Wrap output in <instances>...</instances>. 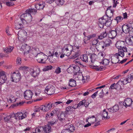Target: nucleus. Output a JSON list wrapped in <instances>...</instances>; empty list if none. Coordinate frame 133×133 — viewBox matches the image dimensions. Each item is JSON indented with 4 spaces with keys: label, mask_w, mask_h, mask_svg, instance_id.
<instances>
[{
    "label": "nucleus",
    "mask_w": 133,
    "mask_h": 133,
    "mask_svg": "<svg viewBox=\"0 0 133 133\" xmlns=\"http://www.w3.org/2000/svg\"><path fill=\"white\" fill-rule=\"evenodd\" d=\"M4 119L5 122H8L9 121L11 122L12 119H11L9 115H8L4 117Z\"/></svg>",
    "instance_id": "obj_42"
},
{
    "label": "nucleus",
    "mask_w": 133,
    "mask_h": 133,
    "mask_svg": "<svg viewBox=\"0 0 133 133\" xmlns=\"http://www.w3.org/2000/svg\"><path fill=\"white\" fill-rule=\"evenodd\" d=\"M77 77H76L75 79L77 80H82L83 75L81 72H80L78 75H76Z\"/></svg>",
    "instance_id": "obj_37"
},
{
    "label": "nucleus",
    "mask_w": 133,
    "mask_h": 133,
    "mask_svg": "<svg viewBox=\"0 0 133 133\" xmlns=\"http://www.w3.org/2000/svg\"><path fill=\"white\" fill-rule=\"evenodd\" d=\"M118 52H119V53L121 54V57H123L124 56V52H127V50L126 47H122V48L121 49L118 50Z\"/></svg>",
    "instance_id": "obj_23"
},
{
    "label": "nucleus",
    "mask_w": 133,
    "mask_h": 133,
    "mask_svg": "<svg viewBox=\"0 0 133 133\" xmlns=\"http://www.w3.org/2000/svg\"><path fill=\"white\" fill-rule=\"evenodd\" d=\"M123 19V17L120 16H117L114 19V20L116 21L117 23L121 22Z\"/></svg>",
    "instance_id": "obj_35"
},
{
    "label": "nucleus",
    "mask_w": 133,
    "mask_h": 133,
    "mask_svg": "<svg viewBox=\"0 0 133 133\" xmlns=\"http://www.w3.org/2000/svg\"><path fill=\"white\" fill-rule=\"evenodd\" d=\"M79 69V66L75 65L69 67L68 69V71L70 72L69 73H74V74L75 73L76 75H78L80 73V72H79L80 71Z\"/></svg>",
    "instance_id": "obj_10"
},
{
    "label": "nucleus",
    "mask_w": 133,
    "mask_h": 133,
    "mask_svg": "<svg viewBox=\"0 0 133 133\" xmlns=\"http://www.w3.org/2000/svg\"><path fill=\"white\" fill-rule=\"evenodd\" d=\"M40 110H41L40 109V107L39 108L38 107L34 109V111L35 112H39L40 111Z\"/></svg>",
    "instance_id": "obj_63"
},
{
    "label": "nucleus",
    "mask_w": 133,
    "mask_h": 133,
    "mask_svg": "<svg viewBox=\"0 0 133 133\" xmlns=\"http://www.w3.org/2000/svg\"><path fill=\"white\" fill-rule=\"evenodd\" d=\"M55 1L56 4L59 6L63 5L65 2L64 0H56Z\"/></svg>",
    "instance_id": "obj_32"
},
{
    "label": "nucleus",
    "mask_w": 133,
    "mask_h": 133,
    "mask_svg": "<svg viewBox=\"0 0 133 133\" xmlns=\"http://www.w3.org/2000/svg\"><path fill=\"white\" fill-rule=\"evenodd\" d=\"M30 47L27 45H22L21 47V50L24 51V54H27L30 52L34 56H35L38 52L39 49L38 48H32V49L30 50Z\"/></svg>",
    "instance_id": "obj_4"
},
{
    "label": "nucleus",
    "mask_w": 133,
    "mask_h": 133,
    "mask_svg": "<svg viewBox=\"0 0 133 133\" xmlns=\"http://www.w3.org/2000/svg\"><path fill=\"white\" fill-rule=\"evenodd\" d=\"M80 58L81 60L84 62L86 63L88 62V57L87 54H84L82 56H81Z\"/></svg>",
    "instance_id": "obj_26"
},
{
    "label": "nucleus",
    "mask_w": 133,
    "mask_h": 133,
    "mask_svg": "<svg viewBox=\"0 0 133 133\" xmlns=\"http://www.w3.org/2000/svg\"><path fill=\"white\" fill-rule=\"evenodd\" d=\"M30 73L31 75L34 77L38 76L39 74V72L38 70H34L31 69H30Z\"/></svg>",
    "instance_id": "obj_19"
},
{
    "label": "nucleus",
    "mask_w": 133,
    "mask_h": 133,
    "mask_svg": "<svg viewBox=\"0 0 133 133\" xmlns=\"http://www.w3.org/2000/svg\"><path fill=\"white\" fill-rule=\"evenodd\" d=\"M122 29L124 32L127 34L129 32L131 28L128 24H125L122 25Z\"/></svg>",
    "instance_id": "obj_17"
},
{
    "label": "nucleus",
    "mask_w": 133,
    "mask_h": 133,
    "mask_svg": "<svg viewBox=\"0 0 133 133\" xmlns=\"http://www.w3.org/2000/svg\"><path fill=\"white\" fill-rule=\"evenodd\" d=\"M128 22L129 24L128 25H129V26L131 27V28H132V29H133V20H129L128 21ZM133 31V30H132Z\"/></svg>",
    "instance_id": "obj_43"
},
{
    "label": "nucleus",
    "mask_w": 133,
    "mask_h": 133,
    "mask_svg": "<svg viewBox=\"0 0 133 133\" xmlns=\"http://www.w3.org/2000/svg\"><path fill=\"white\" fill-rule=\"evenodd\" d=\"M67 129L70 131V132H74L75 130V127L72 125H69Z\"/></svg>",
    "instance_id": "obj_34"
},
{
    "label": "nucleus",
    "mask_w": 133,
    "mask_h": 133,
    "mask_svg": "<svg viewBox=\"0 0 133 133\" xmlns=\"http://www.w3.org/2000/svg\"><path fill=\"white\" fill-rule=\"evenodd\" d=\"M74 46L76 47V48L78 49L79 48V44L76 41L75 43H74Z\"/></svg>",
    "instance_id": "obj_58"
},
{
    "label": "nucleus",
    "mask_w": 133,
    "mask_h": 133,
    "mask_svg": "<svg viewBox=\"0 0 133 133\" xmlns=\"http://www.w3.org/2000/svg\"><path fill=\"white\" fill-rule=\"evenodd\" d=\"M120 81H119L116 84H115V85H114L115 89H117V87L119 85L118 83H120Z\"/></svg>",
    "instance_id": "obj_64"
},
{
    "label": "nucleus",
    "mask_w": 133,
    "mask_h": 133,
    "mask_svg": "<svg viewBox=\"0 0 133 133\" xmlns=\"http://www.w3.org/2000/svg\"><path fill=\"white\" fill-rule=\"evenodd\" d=\"M40 5L39 4H36L35 5V6L37 10H40Z\"/></svg>",
    "instance_id": "obj_61"
},
{
    "label": "nucleus",
    "mask_w": 133,
    "mask_h": 133,
    "mask_svg": "<svg viewBox=\"0 0 133 133\" xmlns=\"http://www.w3.org/2000/svg\"><path fill=\"white\" fill-rule=\"evenodd\" d=\"M103 66H100L95 68L96 70L97 71H101L103 70Z\"/></svg>",
    "instance_id": "obj_59"
},
{
    "label": "nucleus",
    "mask_w": 133,
    "mask_h": 133,
    "mask_svg": "<svg viewBox=\"0 0 133 133\" xmlns=\"http://www.w3.org/2000/svg\"><path fill=\"white\" fill-rule=\"evenodd\" d=\"M55 107V105L53 104L50 102L48 103L45 104L44 105H42L40 107L41 110L43 111H49L52 108Z\"/></svg>",
    "instance_id": "obj_7"
},
{
    "label": "nucleus",
    "mask_w": 133,
    "mask_h": 133,
    "mask_svg": "<svg viewBox=\"0 0 133 133\" xmlns=\"http://www.w3.org/2000/svg\"><path fill=\"white\" fill-rule=\"evenodd\" d=\"M16 99H17L16 98L12 95L10 96L8 99L7 98L8 101L10 103L15 102Z\"/></svg>",
    "instance_id": "obj_28"
},
{
    "label": "nucleus",
    "mask_w": 133,
    "mask_h": 133,
    "mask_svg": "<svg viewBox=\"0 0 133 133\" xmlns=\"http://www.w3.org/2000/svg\"><path fill=\"white\" fill-rule=\"evenodd\" d=\"M27 32L25 31L21 30L18 31V39L22 42L25 41L27 38Z\"/></svg>",
    "instance_id": "obj_5"
},
{
    "label": "nucleus",
    "mask_w": 133,
    "mask_h": 133,
    "mask_svg": "<svg viewBox=\"0 0 133 133\" xmlns=\"http://www.w3.org/2000/svg\"><path fill=\"white\" fill-rule=\"evenodd\" d=\"M52 66L51 65H48L45 66L43 69V70L44 71H46L52 69Z\"/></svg>",
    "instance_id": "obj_39"
},
{
    "label": "nucleus",
    "mask_w": 133,
    "mask_h": 133,
    "mask_svg": "<svg viewBox=\"0 0 133 133\" xmlns=\"http://www.w3.org/2000/svg\"><path fill=\"white\" fill-rule=\"evenodd\" d=\"M120 81V82H121L124 85L128 83L127 78L124 79L123 81Z\"/></svg>",
    "instance_id": "obj_53"
},
{
    "label": "nucleus",
    "mask_w": 133,
    "mask_h": 133,
    "mask_svg": "<svg viewBox=\"0 0 133 133\" xmlns=\"http://www.w3.org/2000/svg\"><path fill=\"white\" fill-rule=\"evenodd\" d=\"M11 79L12 82L16 83L18 82L20 80L21 77L19 72H14L11 74Z\"/></svg>",
    "instance_id": "obj_6"
},
{
    "label": "nucleus",
    "mask_w": 133,
    "mask_h": 133,
    "mask_svg": "<svg viewBox=\"0 0 133 133\" xmlns=\"http://www.w3.org/2000/svg\"><path fill=\"white\" fill-rule=\"evenodd\" d=\"M16 114H10L9 115V116L10 117V118L11 119H12V118H14L15 119H17V117L16 116Z\"/></svg>",
    "instance_id": "obj_49"
},
{
    "label": "nucleus",
    "mask_w": 133,
    "mask_h": 133,
    "mask_svg": "<svg viewBox=\"0 0 133 133\" xmlns=\"http://www.w3.org/2000/svg\"><path fill=\"white\" fill-rule=\"evenodd\" d=\"M6 4L7 6H10L14 5V4L13 1H11L10 0V1L6 2Z\"/></svg>",
    "instance_id": "obj_48"
},
{
    "label": "nucleus",
    "mask_w": 133,
    "mask_h": 133,
    "mask_svg": "<svg viewBox=\"0 0 133 133\" xmlns=\"http://www.w3.org/2000/svg\"><path fill=\"white\" fill-rule=\"evenodd\" d=\"M28 113L26 111L22 112H18L16 113V116L17 118V119H18L20 120H21L24 118H25Z\"/></svg>",
    "instance_id": "obj_11"
},
{
    "label": "nucleus",
    "mask_w": 133,
    "mask_h": 133,
    "mask_svg": "<svg viewBox=\"0 0 133 133\" xmlns=\"http://www.w3.org/2000/svg\"><path fill=\"white\" fill-rule=\"evenodd\" d=\"M44 131L45 133H49L52 131L51 126L47 125H45L43 127Z\"/></svg>",
    "instance_id": "obj_21"
},
{
    "label": "nucleus",
    "mask_w": 133,
    "mask_h": 133,
    "mask_svg": "<svg viewBox=\"0 0 133 133\" xmlns=\"http://www.w3.org/2000/svg\"><path fill=\"white\" fill-rule=\"evenodd\" d=\"M111 43V41L109 39H108L105 42H101L100 44L101 47L102 48V49L105 50L106 47L109 46Z\"/></svg>",
    "instance_id": "obj_13"
},
{
    "label": "nucleus",
    "mask_w": 133,
    "mask_h": 133,
    "mask_svg": "<svg viewBox=\"0 0 133 133\" xmlns=\"http://www.w3.org/2000/svg\"><path fill=\"white\" fill-rule=\"evenodd\" d=\"M97 56L96 54H91L90 56V58L91 59V62L94 63L97 58Z\"/></svg>",
    "instance_id": "obj_29"
},
{
    "label": "nucleus",
    "mask_w": 133,
    "mask_h": 133,
    "mask_svg": "<svg viewBox=\"0 0 133 133\" xmlns=\"http://www.w3.org/2000/svg\"><path fill=\"white\" fill-rule=\"evenodd\" d=\"M107 34L106 31L102 33L100 35L98 36V38L99 39L101 40L106 37Z\"/></svg>",
    "instance_id": "obj_31"
},
{
    "label": "nucleus",
    "mask_w": 133,
    "mask_h": 133,
    "mask_svg": "<svg viewBox=\"0 0 133 133\" xmlns=\"http://www.w3.org/2000/svg\"><path fill=\"white\" fill-rule=\"evenodd\" d=\"M21 58L19 57H18L16 59V62L17 64H20L21 63Z\"/></svg>",
    "instance_id": "obj_50"
},
{
    "label": "nucleus",
    "mask_w": 133,
    "mask_h": 133,
    "mask_svg": "<svg viewBox=\"0 0 133 133\" xmlns=\"http://www.w3.org/2000/svg\"><path fill=\"white\" fill-rule=\"evenodd\" d=\"M26 13L21 15L20 19L22 21H25L28 23L30 22L32 20V18L31 14H36V11L34 9H30L26 10Z\"/></svg>",
    "instance_id": "obj_3"
},
{
    "label": "nucleus",
    "mask_w": 133,
    "mask_h": 133,
    "mask_svg": "<svg viewBox=\"0 0 133 133\" xmlns=\"http://www.w3.org/2000/svg\"><path fill=\"white\" fill-rule=\"evenodd\" d=\"M46 58L37 59V60L38 62L39 63H45Z\"/></svg>",
    "instance_id": "obj_40"
},
{
    "label": "nucleus",
    "mask_w": 133,
    "mask_h": 133,
    "mask_svg": "<svg viewBox=\"0 0 133 133\" xmlns=\"http://www.w3.org/2000/svg\"><path fill=\"white\" fill-rule=\"evenodd\" d=\"M98 39H94L92 42V45H95L98 43Z\"/></svg>",
    "instance_id": "obj_55"
},
{
    "label": "nucleus",
    "mask_w": 133,
    "mask_h": 133,
    "mask_svg": "<svg viewBox=\"0 0 133 133\" xmlns=\"http://www.w3.org/2000/svg\"><path fill=\"white\" fill-rule=\"evenodd\" d=\"M85 101L86 100L84 99L82 101H80L79 103L77 104V107H79L83 105L84 103H85Z\"/></svg>",
    "instance_id": "obj_46"
},
{
    "label": "nucleus",
    "mask_w": 133,
    "mask_h": 133,
    "mask_svg": "<svg viewBox=\"0 0 133 133\" xmlns=\"http://www.w3.org/2000/svg\"><path fill=\"white\" fill-rule=\"evenodd\" d=\"M96 36V34H94L92 35H89L87 37V40H89L92 38L95 37Z\"/></svg>",
    "instance_id": "obj_44"
},
{
    "label": "nucleus",
    "mask_w": 133,
    "mask_h": 133,
    "mask_svg": "<svg viewBox=\"0 0 133 133\" xmlns=\"http://www.w3.org/2000/svg\"><path fill=\"white\" fill-rule=\"evenodd\" d=\"M123 19H126L127 18V17H128V16H127V14L126 12H125V13H123Z\"/></svg>",
    "instance_id": "obj_60"
},
{
    "label": "nucleus",
    "mask_w": 133,
    "mask_h": 133,
    "mask_svg": "<svg viewBox=\"0 0 133 133\" xmlns=\"http://www.w3.org/2000/svg\"><path fill=\"white\" fill-rule=\"evenodd\" d=\"M49 60L51 63H55L57 61V59L55 57L53 56H50Z\"/></svg>",
    "instance_id": "obj_33"
},
{
    "label": "nucleus",
    "mask_w": 133,
    "mask_h": 133,
    "mask_svg": "<svg viewBox=\"0 0 133 133\" xmlns=\"http://www.w3.org/2000/svg\"><path fill=\"white\" fill-rule=\"evenodd\" d=\"M121 43L120 41L117 42L116 44V46L118 50L121 49L122 48V45L120 44Z\"/></svg>",
    "instance_id": "obj_45"
},
{
    "label": "nucleus",
    "mask_w": 133,
    "mask_h": 133,
    "mask_svg": "<svg viewBox=\"0 0 133 133\" xmlns=\"http://www.w3.org/2000/svg\"><path fill=\"white\" fill-rule=\"evenodd\" d=\"M112 20L111 16L109 17L107 14L105 15L99 19L98 26L101 28H103L104 25L109 26L111 24Z\"/></svg>",
    "instance_id": "obj_2"
},
{
    "label": "nucleus",
    "mask_w": 133,
    "mask_h": 133,
    "mask_svg": "<svg viewBox=\"0 0 133 133\" xmlns=\"http://www.w3.org/2000/svg\"><path fill=\"white\" fill-rule=\"evenodd\" d=\"M102 116L103 118L104 119H107L110 118V117L108 116V112L106 111L105 109H104L101 113Z\"/></svg>",
    "instance_id": "obj_24"
},
{
    "label": "nucleus",
    "mask_w": 133,
    "mask_h": 133,
    "mask_svg": "<svg viewBox=\"0 0 133 133\" xmlns=\"http://www.w3.org/2000/svg\"><path fill=\"white\" fill-rule=\"evenodd\" d=\"M61 133H71L70 131L67 129H64L61 131Z\"/></svg>",
    "instance_id": "obj_57"
},
{
    "label": "nucleus",
    "mask_w": 133,
    "mask_h": 133,
    "mask_svg": "<svg viewBox=\"0 0 133 133\" xmlns=\"http://www.w3.org/2000/svg\"><path fill=\"white\" fill-rule=\"evenodd\" d=\"M55 87L51 85H49L45 88V92L49 95H51L55 93Z\"/></svg>",
    "instance_id": "obj_8"
},
{
    "label": "nucleus",
    "mask_w": 133,
    "mask_h": 133,
    "mask_svg": "<svg viewBox=\"0 0 133 133\" xmlns=\"http://www.w3.org/2000/svg\"><path fill=\"white\" fill-rule=\"evenodd\" d=\"M73 49L72 46L69 44H66L62 48V52L67 56H69L71 54H72V58H75L78 56L79 54L77 52H75Z\"/></svg>",
    "instance_id": "obj_1"
},
{
    "label": "nucleus",
    "mask_w": 133,
    "mask_h": 133,
    "mask_svg": "<svg viewBox=\"0 0 133 133\" xmlns=\"http://www.w3.org/2000/svg\"><path fill=\"white\" fill-rule=\"evenodd\" d=\"M122 55L120 53H119L118 52V53L115 54L114 55V56L111 58V62L112 63H114L115 64L119 63L118 62H116L115 61V60H116V61H117V60L119 58V56L121 57Z\"/></svg>",
    "instance_id": "obj_15"
},
{
    "label": "nucleus",
    "mask_w": 133,
    "mask_h": 133,
    "mask_svg": "<svg viewBox=\"0 0 133 133\" xmlns=\"http://www.w3.org/2000/svg\"><path fill=\"white\" fill-rule=\"evenodd\" d=\"M7 77L5 72L1 69L0 70V85L3 84L6 81Z\"/></svg>",
    "instance_id": "obj_9"
},
{
    "label": "nucleus",
    "mask_w": 133,
    "mask_h": 133,
    "mask_svg": "<svg viewBox=\"0 0 133 133\" xmlns=\"http://www.w3.org/2000/svg\"><path fill=\"white\" fill-rule=\"evenodd\" d=\"M36 57H38L37 59L47 58V56L43 52H39L35 56Z\"/></svg>",
    "instance_id": "obj_22"
},
{
    "label": "nucleus",
    "mask_w": 133,
    "mask_h": 133,
    "mask_svg": "<svg viewBox=\"0 0 133 133\" xmlns=\"http://www.w3.org/2000/svg\"><path fill=\"white\" fill-rule=\"evenodd\" d=\"M119 109L118 105H115L112 107L109 108L108 110L109 112H115L118 111Z\"/></svg>",
    "instance_id": "obj_20"
},
{
    "label": "nucleus",
    "mask_w": 133,
    "mask_h": 133,
    "mask_svg": "<svg viewBox=\"0 0 133 133\" xmlns=\"http://www.w3.org/2000/svg\"><path fill=\"white\" fill-rule=\"evenodd\" d=\"M109 60L107 59H103L102 61L101 62L102 64H103L104 65H108L109 64Z\"/></svg>",
    "instance_id": "obj_36"
},
{
    "label": "nucleus",
    "mask_w": 133,
    "mask_h": 133,
    "mask_svg": "<svg viewBox=\"0 0 133 133\" xmlns=\"http://www.w3.org/2000/svg\"><path fill=\"white\" fill-rule=\"evenodd\" d=\"M43 129V127L41 126L38 127L35 129V132H33L32 133H36V132H41V130Z\"/></svg>",
    "instance_id": "obj_38"
},
{
    "label": "nucleus",
    "mask_w": 133,
    "mask_h": 133,
    "mask_svg": "<svg viewBox=\"0 0 133 133\" xmlns=\"http://www.w3.org/2000/svg\"><path fill=\"white\" fill-rule=\"evenodd\" d=\"M88 78L89 77L87 76H83L82 80L84 82H85L86 81H87V79H88Z\"/></svg>",
    "instance_id": "obj_51"
},
{
    "label": "nucleus",
    "mask_w": 133,
    "mask_h": 133,
    "mask_svg": "<svg viewBox=\"0 0 133 133\" xmlns=\"http://www.w3.org/2000/svg\"><path fill=\"white\" fill-rule=\"evenodd\" d=\"M88 121L91 123H94L96 121V118L95 116L93 115L91 117L89 116L88 118Z\"/></svg>",
    "instance_id": "obj_27"
},
{
    "label": "nucleus",
    "mask_w": 133,
    "mask_h": 133,
    "mask_svg": "<svg viewBox=\"0 0 133 133\" xmlns=\"http://www.w3.org/2000/svg\"><path fill=\"white\" fill-rule=\"evenodd\" d=\"M69 85L71 87H74L76 85V81L74 79H70L69 83Z\"/></svg>",
    "instance_id": "obj_25"
},
{
    "label": "nucleus",
    "mask_w": 133,
    "mask_h": 133,
    "mask_svg": "<svg viewBox=\"0 0 133 133\" xmlns=\"http://www.w3.org/2000/svg\"><path fill=\"white\" fill-rule=\"evenodd\" d=\"M98 91L95 92L94 94H93L91 96L92 97L94 98H95L97 94Z\"/></svg>",
    "instance_id": "obj_62"
},
{
    "label": "nucleus",
    "mask_w": 133,
    "mask_h": 133,
    "mask_svg": "<svg viewBox=\"0 0 133 133\" xmlns=\"http://www.w3.org/2000/svg\"><path fill=\"white\" fill-rule=\"evenodd\" d=\"M109 38L113 39L115 38L117 34L119 32L118 29H116L115 30H110L109 31Z\"/></svg>",
    "instance_id": "obj_14"
},
{
    "label": "nucleus",
    "mask_w": 133,
    "mask_h": 133,
    "mask_svg": "<svg viewBox=\"0 0 133 133\" xmlns=\"http://www.w3.org/2000/svg\"><path fill=\"white\" fill-rule=\"evenodd\" d=\"M55 123H56L55 121H50L48 122L47 125H50H50L52 126L54 125Z\"/></svg>",
    "instance_id": "obj_52"
},
{
    "label": "nucleus",
    "mask_w": 133,
    "mask_h": 133,
    "mask_svg": "<svg viewBox=\"0 0 133 133\" xmlns=\"http://www.w3.org/2000/svg\"><path fill=\"white\" fill-rule=\"evenodd\" d=\"M61 72V68L59 67H57L55 70L54 72L57 74H59Z\"/></svg>",
    "instance_id": "obj_47"
},
{
    "label": "nucleus",
    "mask_w": 133,
    "mask_h": 133,
    "mask_svg": "<svg viewBox=\"0 0 133 133\" xmlns=\"http://www.w3.org/2000/svg\"><path fill=\"white\" fill-rule=\"evenodd\" d=\"M132 102V101L131 99L127 98L123 102V105L125 106V107L127 108L128 107L131 106Z\"/></svg>",
    "instance_id": "obj_16"
},
{
    "label": "nucleus",
    "mask_w": 133,
    "mask_h": 133,
    "mask_svg": "<svg viewBox=\"0 0 133 133\" xmlns=\"http://www.w3.org/2000/svg\"><path fill=\"white\" fill-rule=\"evenodd\" d=\"M111 6H110L108 8H107V11L108 12H110L111 13V15L110 16H111V17L112 16L113 14V13L114 11V10H111Z\"/></svg>",
    "instance_id": "obj_41"
},
{
    "label": "nucleus",
    "mask_w": 133,
    "mask_h": 133,
    "mask_svg": "<svg viewBox=\"0 0 133 133\" xmlns=\"http://www.w3.org/2000/svg\"><path fill=\"white\" fill-rule=\"evenodd\" d=\"M56 111L55 110H54L51 112L47 113L46 115L45 118L46 119H48L49 118H51L54 116V114H55Z\"/></svg>",
    "instance_id": "obj_18"
},
{
    "label": "nucleus",
    "mask_w": 133,
    "mask_h": 133,
    "mask_svg": "<svg viewBox=\"0 0 133 133\" xmlns=\"http://www.w3.org/2000/svg\"><path fill=\"white\" fill-rule=\"evenodd\" d=\"M13 49V46H9L5 48L4 51L6 53L8 54L11 52Z\"/></svg>",
    "instance_id": "obj_30"
},
{
    "label": "nucleus",
    "mask_w": 133,
    "mask_h": 133,
    "mask_svg": "<svg viewBox=\"0 0 133 133\" xmlns=\"http://www.w3.org/2000/svg\"><path fill=\"white\" fill-rule=\"evenodd\" d=\"M65 115L64 112H62L60 115V118L61 119L63 120V119H64L65 117Z\"/></svg>",
    "instance_id": "obj_56"
},
{
    "label": "nucleus",
    "mask_w": 133,
    "mask_h": 133,
    "mask_svg": "<svg viewBox=\"0 0 133 133\" xmlns=\"http://www.w3.org/2000/svg\"><path fill=\"white\" fill-rule=\"evenodd\" d=\"M131 75V74L128 75V78H126L127 80V81H128V83L130 82L132 80V77H130Z\"/></svg>",
    "instance_id": "obj_54"
},
{
    "label": "nucleus",
    "mask_w": 133,
    "mask_h": 133,
    "mask_svg": "<svg viewBox=\"0 0 133 133\" xmlns=\"http://www.w3.org/2000/svg\"><path fill=\"white\" fill-rule=\"evenodd\" d=\"M24 94L25 98L29 100L31 99L33 93L31 90H27L24 92Z\"/></svg>",
    "instance_id": "obj_12"
}]
</instances>
